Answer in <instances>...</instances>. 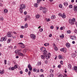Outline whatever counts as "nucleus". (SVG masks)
<instances>
[{
    "label": "nucleus",
    "instance_id": "obj_1",
    "mask_svg": "<svg viewBox=\"0 0 77 77\" xmlns=\"http://www.w3.org/2000/svg\"><path fill=\"white\" fill-rule=\"evenodd\" d=\"M46 49L45 48L42 47L41 48V50L42 51H44L43 54L45 56L42 55L41 56V58L42 59H45V57L46 59H48L49 58H50V56H51V54L48 53V54H47V51L46 50Z\"/></svg>",
    "mask_w": 77,
    "mask_h": 77
},
{
    "label": "nucleus",
    "instance_id": "obj_2",
    "mask_svg": "<svg viewBox=\"0 0 77 77\" xmlns=\"http://www.w3.org/2000/svg\"><path fill=\"white\" fill-rule=\"evenodd\" d=\"M26 5L24 4H21L20 5V8L19 9V11L21 14H22L23 12V9H24L26 8Z\"/></svg>",
    "mask_w": 77,
    "mask_h": 77
},
{
    "label": "nucleus",
    "instance_id": "obj_3",
    "mask_svg": "<svg viewBox=\"0 0 77 77\" xmlns=\"http://www.w3.org/2000/svg\"><path fill=\"white\" fill-rule=\"evenodd\" d=\"M75 21V18H73L72 20L70 19L69 20V23L71 25H73L74 24Z\"/></svg>",
    "mask_w": 77,
    "mask_h": 77
},
{
    "label": "nucleus",
    "instance_id": "obj_4",
    "mask_svg": "<svg viewBox=\"0 0 77 77\" xmlns=\"http://www.w3.org/2000/svg\"><path fill=\"white\" fill-rule=\"evenodd\" d=\"M7 39V37H4L1 38V39L0 40L1 42H3V41H5Z\"/></svg>",
    "mask_w": 77,
    "mask_h": 77
},
{
    "label": "nucleus",
    "instance_id": "obj_5",
    "mask_svg": "<svg viewBox=\"0 0 77 77\" xmlns=\"http://www.w3.org/2000/svg\"><path fill=\"white\" fill-rule=\"evenodd\" d=\"M30 37L32 39H34L36 38V35L34 34H31L30 35Z\"/></svg>",
    "mask_w": 77,
    "mask_h": 77
},
{
    "label": "nucleus",
    "instance_id": "obj_6",
    "mask_svg": "<svg viewBox=\"0 0 77 77\" xmlns=\"http://www.w3.org/2000/svg\"><path fill=\"white\" fill-rule=\"evenodd\" d=\"M61 51H63V52H66V49L65 48H63L60 49Z\"/></svg>",
    "mask_w": 77,
    "mask_h": 77
},
{
    "label": "nucleus",
    "instance_id": "obj_7",
    "mask_svg": "<svg viewBox=\"0 0 77 77\" xmlns=\"http://www.w3.org/2000/svg\"><path fill=\"white\" fill-rule=\"evenodd\" d=\"M66 45L68 48L71 47V45L69 43H66Z\"/></svg>",
    "mask_w": 77,
    "mask_h": 77
},
{
    "label": "nucleus",
    "instance_id": "obj_8",
    "mask_svg": "<svg viewBox=\"0 0 77 77\" xmlns=\"http://www.w3.org/2000/svg\"><path fill=\"white\" fill-rule=\"evenodd\" d=\"M70 38L71 39H72V40H74L75 39H76L75 36L74 35L73 36H71L70 37Z\"/></svg>",
    "mask_w": 77,
    "mask_h": 77
},
{
    "label": "nucleus",
    "instance_id": "obj_9",
    "mask_svg": "<svg viewBox=\"0 0 77 77\" xmlns=\"http://www.w3.org/2000/svg\"><path fill=\"white\" fill-rule=\"evenodd\" d=\"M74 11L75 12V11H77V6L76 5L74 6Z\"/></svg>",
    "mask_w": 77,
    "mask_h": 77
},
{
    "label": "nucleus",
    "instance_id": "obj_10",
    "mask_svg": "<svg viewBox=\"0 0 77 77\" xmlns=\"http://www.w3.org/2000/svg\"><path fill=\"white\" fill-rule=\"evenodd\" d=\"M20 51H21V49H20V50H16L15 51V53L17 54V53H19V52H20Z\"/></svg>",
    "mask_w": 77,
    "mask_h": 77
},
{
    "label": "nucleus",
    "instance_id": "obj_11",
    "mask_svg": "<svg viewBox=\"0 0 77 77\" xmlns=\"http://www.w3.org/2000/svg\"><path fill=\"white\" fill-rule=\"evenodd\" d=\"M47 12V9H45V8H44V9L43 10V12L44 14H46Z\"/></svg>",
    "mask_w": 77,
    "mask_h": 77
},
{
    "label": "nucleus",
    "instance_id": "obj_12",
    "mask_svg": "<svg viewBox=\"0 0 77 77\" xmlns=\"http://www.w3.org/2000/svg\"><path fill=\"white\" fill-rule=\"evenodd\" d=\"M7 36L8 37H11L12 36V35H11V34L9 32H8L7 34Z\"/></svg>",
    "mask_w": 77,
    "mask_h": 77
},
{
    "label": "nucleus",
    "instance_id": "obj_13",
    "mask_svg": "<svg viewBox=\"0 0 77 77\" xmlns=\"http://www.w3.org/2000/svg\"><path fill=\"white\" fill-rule=\"evenodd\" d=\"M61 17L63 18H66V15H65V13H63V14Z\"/></svg>",
    "mask_w": 77,
    "mask_h": 77
},
{
    "label": "nucleus",
    "instance_id": "obj_14",
    "mask_svg": "<svg viewBox=\"0 0 77 77\" xmlns=\"http://www.w3.org/2000/svg\"><path fill=\"white\" fill-rule=\"evenodd\" d=\"M64 5L65 6H67L68 5V3L67 2H64Z\"/></svg>",
    "mask_w": 77,
    "mask_h": 77
},
{
    "label": "nucleus",
    "instance_id": "obj_15",
    "mask_svg": "<svg viewBox=\"0 0 77 77\" xmlns=\"http://www.w3.org/2000/svg\"><path fill=\"white\" fill-rule=\"evenodd\" d=\"M51 19H55L56 18V16L54 15H53L51 17Z\"/></svg>",
    "mask_w": 77,
    "mask_h": 77
},
{
    "label": "nucleus",
    "instance_id": "obj_16",
    "mask_svg": "<svg viewBox=\"0 0 77 77\" xmlns=\"http://www.w3.org/2000/svg\"><path fill=\"white\" fill-rule=\"evenodd\" d=\"M72 57H75L77 56V55L75 54H72Z\"/></svg>",
    "mask_w": 77,
    "mask_h": 77
},
{
    "label": "nucleus",
    "instance_id": "obj_17",
    "mask_svg": "<svg viewBox=\"0 0 77 77\" xmlns=\"http://www.w3.org/2000/svg\"><path fill=\"white\" fill-rule=\"evenodd\" d=\"M19 56H24V55L23 54V53L20 52L19 53Z\"/></svg>",
    "mask_w": 77,
    "mask_h": 77
},
{
    "label": "nucleus",
    "instance_id": "obj_18",
    "mask_svg": "<svg viewBox=\"0 0 77 77\" xmlns=\"http://www.w3.org/2000/svg\"><path fill=\"white\" fill-rule=\"evenodd\" d=\"M74 69L75 71V72H77V66H75L74 67Z\"/></svg>",
    "mask_w": 77,
    "mask_h": 77
},
{
    "label": "nucleus",
    "instance_id": "obj_19",
    "mask_svg": "<svg viewBox=\"0 0 77 77\" xmlns=\"http://www.w3.org/2000/svg\"><path fill=\"white\" fill-rule=\"evenodd\" d=\"M54 50H55V51H57V50H58V48H57V47L55 45V46H54Z\"/></svg>",
    "mask_w": 77,
    "mask_h": 77
},
{
    "label": "nucleus",
    "instance_id": "obj_20",
    "mask_svg": "<svg viewBox=\"0 0 77 77\" xmlns=\"http://www.w3.org/2000/svg\"><path fill=\"white\" fill-rule=\"evenodd\" d=\"M4 72H5V70L3 69L2 71H1L0 74H3L4 73Z\"/></svg>",
    "mask_w": 77,
    "mask_h": 77
},
{
    "label": "nucleus",
    "instance_id": "obj_21",
    "mask_svg": "<svg viewBox=\"0 0 77 77\" xmlns=\"http://www.w3.org/2000/svg\"><path fill=\"white\" fill-rule=\"evenodd\" d=\"M20 47H21V48H24L25 47V45H24V44L23 45H20Z\"/></svg>",
    "mask_w": 77,
    "mask_h": 77
},
{
    "label": "nucleus",
    "instance_id": "obj_22",
    "mask_svg": "<svg viewBox=\"0 0 77 77\" xmlns=\"http://www.w3.org/2000/svg\"><path fill=\"white\" fill-rule=\"evenodd\" d=\"M40 17V16L39 14H36L35 17L36 18H39Z\"/></svg>",
    "mask_w": 77,
    "mask_h": 77
},
{
    "label": "nucleus",
    "instance_id": "obj_23",
    "mask_svg": "<svg viewBox=\"0 0 77 77\" xmlns=\"http://www.w3.org/2000/svg\"><path fill=\"white\" fill-rule=\"evenodd\" d=\"M49 43H46L45 44H44V45H45V47H46V46H48V45H49Z\"/></svg>",
    "mask_w": 77,
    "mask_h": 77
},
{
    "label": "nucleus",
    "instance_id": "obj_24",
    "mask_svg": "<svg viewBox=\"0 0 77 77\" xmlns=\"http://www.w3.org/2000/svg\"><path fill=\"white\" fill-rule=\"evenodd\" d=\"M32 71L33 72H36V68H34L32 69Z\"/></svg>",
    "mask_w": 77,
    "mask_h": 77
},
{
    "label": "nucleus",
    "instance_id": "obj_25",
    "mask_svg": "<svg viewBox=\"0 0 77 77\" xmlns=\"http://www.w3.org/2000/svg\"><path fill=\"white\" fill-rule=\"evenodd\" d=\"M58 58L60 59H62V57L60 55H59L58 56Z\"/></svg>",
    "mask_w": 77,
    "mask_h": 77
},
{
    "label": "nucleus",
    "instance_id": "obj_26",
    "mask_svg": "<svg viewBox=\"0 0 77 77\" xmlns=\"http://www.w3.org/2000/svg\"><path fill=\"white\" fill-rule=\"evenodd\" d=\"M4 11L5 12V13H7L8 12V10L6 9H5L4 10Z\"/></svg>",
    "mask_w": 77,
    "mask_h": 77
},
{
    "label": "nucleus",
    "instance_id": "obj_27",
    "mask_svg": "<svg viewBox=\"0 0 77 77\" xmlns=\"http://www.w3.org/2000/svg\"><path fill=\"white\" fill-rule=\"evenodd\" d=\"M44 8L45 7H40L39 8L40 10H42V9H44Z\"/></svg>",
    "mask_w": 77,
    "mask_h": 77
},
{
    "label": "nucleus",
    "instance_id": "obj_28",
    "mask_svg": "<svg viewBox=\"0 0 77 77\" xmlns=\"http://www.w3.org/2000/svg\"><path fill=\"white\" fill-rule=\"evenodd\" d=\"M60 38H64V35H63V34H61V35H60Z\"/></svg>",
    "mask_w": 77,
    "mask_h": 77
},
{
    "label": "nucleus",
    "instance_id": "obj_29",
    "mask_svg": "<svg viewBox=\"0 0 77 77\" xmlns=\"http://www.w3.org/2000/svg\"><path fill=\"white\" fill-rule=\"evenodd\" d=\"M68 68L69 69H71V64H69L68 65Z\"/></svg>",
    "mask_w": 77,
    "mask_h": 77
},
{
    "label": "nucleus",
    "instance_id": "obj_30",
    "mask_svg": "<svg viewBox=\"0 0 77 77\" xmlns=\"http://www.w3.org/2000/svg\"><path fill=\"white\" fill-rule=\"evenodd\" d=\"M34 6L35 8H37L38 7V4H35L34 5Z\"/></svg>",
    "mask_w": 77,
    "mask_h": 77
},
{
    "label": "nucleus",
    "instance_id": "obj_31",
    "mask_svg": "<svg viewBox=\"0 0 77 77\" xmlns=\"http://www.w3.org/2000/svg\"><path fill=\"white\" fill-rule=\"evenodd\" d=\"M50 77H53L54 76V74L53 73H51L50 75Z\"/></svg>",
    "mask_w": 77,
    "mask_h": 77
},
{
    "label": "nucleus",
    "instance_id": "obj_32",
    "mask_svg": "<svg viewBox=\"0 0 77 77\" xmlns=\"http://www.w3.org/2000/svg\"><path fill=\"white\" fill-rule=\"evenodd\" d=\"M59 6L60 8H62V5L61 4H60L59 5Z\"/></svg>",
    "mask_w": 77,
    "mask_h": 77
},
{
    "label": "nucleus",
    "instance_id": "obj_33",
    "mask_svg": "<svg viewBox=\"0 0 77 77\" xmlns=\"http://www.w3.org/2000/svg\"><path fill=\"white\" fill-rule=\"evenodd\" d=\"M37 65L38 66H39V65H41V62H38V63H37Z\"/></svg>",
    "mask_w": 77,
    "mask_h": 77
},
{
    "label": "nucleus",
    "instance_id": "obj_34",
    "mask_svg": "<svg viewBox=\"0 0 77 77\" xmlns=\"http://www.w3.org/2000/svg\"><path fill=\"white\" fill-rule=\"evenodd\" d=\"M28 68H30L32 67V66H31V65H30V64H29L28 66Z\"/></svg>",
    "mask_w": 77,
    "mask_h": 77
},
{
    "label": "nucleus",
    "instance_id": "obj_35",
    "mask_svg": "<svg viewBox=\"0 0 77 77\" xmlns=\"http://www.w3.org/2000/svg\"><path fill=\"white\" fill-rule=\"evenodd\" d=\"M28 27V24L27 23H26L25 24V27L27 28Z\"/></svg>",
    "mask_w": 77,
    "mask_h": 77
},
{
    "label": "nucleus",
    "instance_id": "obj_36",
    "mask_svg": "<svg viewBox=\"0 0 77 77\" xmlns=\"http://www.w3.org/2000/svg\"><path fill=\"white\" fill-rule=\"evenodd\" d=\"M46 21H47V22H48L50 21V19H49V18H48V19L46 18Z\"/></svg>",
    "mask_w": 77,
    "mask_h": 77
},
{
    "label": "nucleus",
    "instance_id": "obj_37",
    "mask_svg": "<svg viewBox=\"0 0 77 77\" xmlns=\"http://www.w3.org/2000/svg\"><path fill=\"white\" fill-rule=\"evenodd\" d=\"M41 0H37V3H39L41 2Z\"/></svg>",
    "mask_w": 77,
    "mask_h": 77
},
{
    "label": "nucleus",
    "instance_id": "obj_38",
    "mask_svg": "<svg viewBox=\"0 0 77 77\" xmlns=\"http://www.w3.org/2000/svg\"><path fill=\"white\" fill-rule=\"evenodd\" d=\"M67 33L68 34L71 33V31L69 30L67 31Z\"/></svg>",
    "mask_w": 77,
    "mask_h": 77
},
{
    "label": "nucleus",
    "instance_id": "obj_39",
    "mask_svg": "<svg viewBox=\"0 0 77 77\" xmlns=\"http://www.w3.org/2000/svg\"><path fill=\"white\" fill-rule=\"evenodd\" d=\"M74 32H75V33L77 34V29H75L74 31Z\"/></svg>",
    "mask_w": 77,
    "mask_h": 77
},
{
    "label": "nucleus",
    "instance_id": "obj_40",
    "mask_svg": "<svg viewBox=\"0 0 77 77\" xmlns=\"http://www.w3.org/2000/svg\"><path fill=\"white\" fill-rule=\"evenodd\" d=\"M59 77H65L62 74H60L59 75Z\"/></svg>",
    "mask_w": 77,
    "mask_h": 77
},
{
    "label": "nucleus",
    "instance_id": "obj_41",
    "mask_svg": "<svg viewBox=\"0 0 77 77\" xmlns=\"http://www.w3.org/2000/svg\"><path fill=\"white\" fill-rule=\"evenodd\" d=\"M69 8H72V5H70L69 6Z\"/></svg>",
    "mask_w": 77,
    "mask_h": 77
},
{
    "label": "nucleus",
    "instance_id": "obj_42",
    "mask_svg": "<svg viewBox=\"0 0 77 77\" xmlns=\"http://www.w3.org/2000/svg\"><path fill=\"white\" fill-rule=\"evenodd\" d=\"M50 72H51V73H52L54 72V70L53 69H51L50 70Z\"/></svg>",
    "mask_w": 77,
    "mask_h": 77
},
{
    "label": "nucleus",
    "instance_id": "obj_43",
    "mask_svg": "<svg viewBox=\"0 0 77 77\" xmlns=\"http://www.w3.org/2000/svg\"><path fill=\"white\" fill-rule=\"evenodd\" d=\"M39 31H40L41 32H42V31H43V29H42V28L40 29H39Z\"/></svg>",
    "mask_w": 77,
    "mask_h": 77
},
{
    "label": "nucleus",
    "instance_id": "obj_44",
    "mask_svg": "<svg viewBox=\"0 0 77 77\" xmlns=\"http://www.w3.org/2000/svg\"><path fill=\"white\" fill-rule=\"evenodd\" d=\"M31 74V72H30V71H29L28 72V74L29 75H30Z\"/></svg>",
    "mask_w": 77,
    "mask_h": 77
},
{
    "label": "nucleus",
    "instance_id": "obj_45",
    "mask_svg": "<svg viewBox=\"0 0 77 77\" xmlns=\"http://www.w3.org/2000/svg\"><path fill=\"white\" fill-rule=\"evenodd\" d=\"M30 16H29V15H27L26 16V18H30Z\"/></svg>",
    "mask_w": 77,
    "mask_h": 77
},
{
    "label": "nucleus",
    "instance_id": "obj_46",
    "mask_svg": "<svg viewBox=\"0 0 77 77\" xmlns=\"http://www.w3.org/2000/svg\"><path fill=\"white\" fill-rule=\"evenodd\" d=\"M7 61L6 60H4V63L5 65L7 64Z\"/></svg>",
    "mask_w": 77,
    "mask_h": 77
},
{
    "label": "nucleus",
    "instance_id": "obj_47",
    "mask_svg": "<svg viewBox=\"0 0 77 77\" xmlns=\"http://www.w3.org/2000/svg\"><path fill=\"white\" fill-rule=\"evenodd\" d=\"M29 71H32V67H30L29 68Z\"/></svg>",
    "mask_w": 77,
    "mask_h": 77
},
{
    "label": "nucleus",
    "instance_id": "obj_48",
    "mask_svg": "<svg viewBox=\"0 0 77 77\" xmlns=\"http://www.w3.org/2000/svg\"><path fill=\"white\" fill-rule=\"evenodd\" d=\"M58 15H59V16H60V17H62V13H59L58 14Z\"/></svg>",
    "mask_w": 77,
    "mask_h": 77
},
{
    "label": "nucleus",
    "instance_id": "obj_49",
    "mask_svg": "<svg viewBox=\"0 0 77 77\" xmlns=\"http://www.w3.org/2000/svg\"><path fill=\"white\" fill-rule=\"evenodd\" d=\"M17 65H15L14 66V68H15V69H17Z\"/></svg>",
    "mask_w": 77,
    "mask_h": 77
},
{
    "label": "nucleus",
    "instance_id": "obj_50",
    "mask_svg": "<svg viewBox=\"0 0 77 77\" xmlns=\"http://www.w3.org/2000/svg\"><path fill=\"white\" fill-rule=\"evenodd\" d=\"M11 42V39H8V43H10V42Z\"/></svg>",
    "mask_w": 77,
    "mask_h": 77
},
{
    "label": "nucleus",
    "instance_id": "obj_51",
    "mask_svg": "<svg viewBox=\"0 0 77 77\" xmlns=\"http://www.w3.org/2000/svg\"><path fill=\"white\" fill-rule=\"evenodd\" d=\"M0 20L1 21H3V17H2L1 18H0Z\"/></svg>",
    "mask_w": 77,
    "mask_h": 77
},
{
    "label": "nucleus",
    "instance_id": "obj_52",
    "mask_svg": "<svg viewBox=\"0 0 77 77\" xmlns=\"http://www.w3.org/2000/svg\"><path fill=\"white\" fill-rule=\"evenodd\" d=\"M60 63L61 65H63V61H62V60L60 61Z\"/></svg>",
    "mask_w": 77,
    "mask_h": 77
},
{
    "label": "nucleus",
    "instance_id": "obj_53",
    "mask_svg": "<svg viewBox=\"0 0 77 77\" xmlns=\"http://www.w3.org/2000/svg\"><path fill=\"white\" fill-rule=\"evenodd\" d=\"M20 38H23V35H20Z\"/></svg>",
    "mask_w": 77,
    "mask_h": 77
},
{
    "label": "nucleus",
    "instance_id": "obj_54",
    "mask_svg": "<svg viewBox=\"0 0 77 77\" xmlns=\"http://www.w3.org/2000/svg\"><path fill=\"white\" fill-rule=\"evenodd\" d=\"M40 71L42 72H44V70L43 69H41L40 70Z\"/></svg>",
    "mask_w": 77,
    "mask_h": 77
},
{
    "label": "nucleus",
    "instance_id": "obj_55",
    "mask_svg": "<svg viewBox=\"0 0 77 77\" xmlns=\"http://www.w3.org/2000/svg\"><path fill=\"white\" fill-rule=\"evenodd\" d=\"M40 77H44V75L42 74L40 75Z\"/></svg>",
    "mask_w": 77,
    "mask_h": 77
},
{
    "label": "nucleus",
    "instance_id": "obj_56",
    "mask_svg": "<svg viewBox=\"0 0 77 77\" xmlns=\"http://www.w3.org/2000/svg\"><path fill=\"white\" fill-rule=\"evenodd\" d=\"M25 71L27 72L28 71H29V70H28V69H25Z\"/></svg>",
    "mask_w": 77,
    "mask_h": 77
},
{
    "label": "nucleus",
    "instance_id": "obj_57",
    "mask_svg": "<svg viewBox=\"0 0 77 77\" xmlns=\"http://www.w3.org/2000/svg\"><path fill=\"white\" fill-rule=\"evenodd\" d=\"M45 63L47 64V63H48V60H46L45 61Z\"/></svg>",
    "mask_w": 77,
    "mask_h": 77
},
{
    "label": "nucleus",
    "instance_id": "obj_58",
    "mask_svg": "<svg viewBox=\"0 0 77 77\" xmlns=\"http://www.w3.org/2000/svg\"><path fill=\"white\" fill-rule=\"evenodd\" d=\"M18 44H21L20 45H23V43H19Z\"/></svg>",
    "mask_w": 77,
    "mask_h": 77
},
{
    "label": "nucleus",
    "instance_id": "obj_59",
    "mask_svg": "<svg viewBox=\"0 0 77 77\" xmlns=\"http://www.w3.org/2000/svg\"><path fill=\"white\" fill-rule=\"evenodd\" d=\"M23 71H20V74H23Z\"/></svg>",
    "mask_w": 77,
    "mask_h": 77
},
{
    "label": "nucleus",
    "instance_id": "obj_60",
    "mask_svg": "<svg viewBox=\"0 0 77 77\" xmlns=\"http://www.w3.org/2000/svg\"><path fill=\"white\" fill-rule=\"evenodd\" d=\"M24 15H26L27 14V12H26V11L24 12Z\"/></svg>",
    "mask_w": 77,
    "mask_h": 77
},
{
    "label": "nucleus",
    "instance_id": "obj_61",
    "mask_svg": "<svg viewBox=\"0 0 77 77\" xmlns=\"http://www.w3.org/2000/svg\"><path fill=\"white\" fill-rule=\"evenodd\" d=\"M11 70H12V71H14V67H12L11 68Z\"/></svg>",
    "mask_w": 77,
    "mask_h": 77
},
{
    "label": "nucleus",
    "instance_id": "obj_62",
    "mask_svg": "<svg viewBox=\"0 0 77 77\" xmlns=\"http://www.w3.org/2000/svg\"><path fill=\"white\" fill-rule=\"evenodd\" d=\"M49 37H51V36H52V34H50L49 35Z\"/></svg>",
    "mask_w": 77,
    "mask_h": 77
},
{
    "label": "nucleus",
    "instance_id": "obj_63",
    "mask_svg": "<svg viewBox=\"0 0 77 77\" xmlns=\"http://www.w3.org/2000/svg\"><path fill=\"white\" fill-rule=\"evenodd\" d=\"M27 18H26H26H25L24 19V21H27Z\"/></svg>",
    "mask_w": 77,
    "mask_h": 77
},
{
    "label": "nucleus",
    "instance_id": "obj_64",
    "mask_svg": "<svg viewBox=\"0 0 77 77\" xmlns=\"http://www.w3.org/2000/svg\"><path fill=\"white\" fill-rule=\"evenodd\" d=\"M53 26H51V29H53Z\"/></svg>",
    "mask_w": 77,
    "mask_h": 77
}]
</instances>
